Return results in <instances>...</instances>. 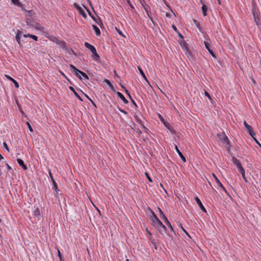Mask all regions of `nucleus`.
<instances>
[{"instance_id": "1", "label": "nucleus", "mask_w": 261, "mask_h": 261, "mask_svg": "<svg viewBox=\"0 0 261 261\" xmlns=\"http://www.w3.org/2000/svg\"><path fill=\"white\" fill-rule=\"evenodd\" d=\"M26 23L32 28H34L38 30H41L42 27L40 24L38 22L37 20L33 17H28L26 19Z\"/></svg>"}, {"instance_id": "2", "label": "nucleus", "mask_w": 261, "mask_h": 261, "mask_svg": "<svg viewBox=\"0 0 261 261\" xmlns=\"http://www.w3.org/2000/svg\"><path fill=\"white\" fill-rule=\"evenodd\" d=\"M47 38L49 39V40L59 45L60 47L62 48L63 49L66 50H67V47H66V42L65 41L61 40L59 39L57 37L53 35L48 36Z\"/></svg>"}, {"instance_id": "3", "label": "nucleus", "mask_w": 261, "mask_h": 261, "mask_svg": "<svg viewBox=\"0 0 261 261\" xmlns=\"http://www.w3.org/2000/svg\"><path fill=\"white\" fill-rule=\"evenodd\" d=\"M70 67L71 68V69L72 70V71L73 72H74V73L75 74V75L80 79V80H82L81 76H81H83V77H84V79H86V80H88L89 79V77L85 73H84V72L80 70L79 69H77L75 66H74L72 64H70Z\"/></svg>"}, {"instance_id": "4", "label": "nucleus", "mask_w": 261, "mask_h": 261, "mask_svg": "<svg viewBox=\"0 0 261 261\" xmlns=\"http://www.w3.org/2000/svg\"><path fill=\"white\" fill-rule=\"evenodd\" d=\"M85 46L87 48L89 49L92 52V53L94 56L93 59L94 60L97 61L98 60H99V59L100 58L99 56L97 53L96 48L93 45L90 44V43H89L88 42H85Z\"/></svg>"}, {"instance_id": "5", "label": "nucleus", "mask_w": 261, "mask_h": 261, "mask_svg": "<svg viewBox=\"0 0 261 261\" xmlns=\"http://www.w3.org/2000/svg\"><path fill=\"white\" fill-rule=\"evenodd\" d=\"M158 211L159 212L160 218L164 220L165 224L167 225L170 228V230L172 231H174V229L172 226L171 225V223L169 221L166 216L165 215L162 210L160 207H158Z\"/></svg>"}, {"instance_id": "6", "label": "nucleus", "mask_w": 261, "mask_h": 261, "mask_svg": "<svg viewBox=\"0 0 261 261\" xmlns=\"http://www.w3.org/2000/svg\"><path fill=\"white\" fill-rule=\"evenodd\" d=\"M218 138L224 144L228 145L227 151H230V142L228 139V137L225 135V134H218L217 135Z\"/></svg>"}, {"instance_id": "7", "label": "nucleus", "mask_w": 261, "mask_h": 261, "mask_svg": "<svg viewBox=\"0 0 261 261\" xmlns=\"http://www.w3.org/2000/svg\"><path fill=\"white\" fill-rule=\"evenodd\" d=\"M154 227L161 235L163 236L164 233H167L166 227L161 221L159 222Z\"/></svg>"}, {"instance_id": "8", "label": "nucleus", "mask_w": 261, "mask_h": 261, "mask_svg": "<svg viewBox=\"0 0 261 261\" xmlns=\"http://www.w3.org/2000/svg\"><path fill=\"white\" fill-rule=\"evenodd\" d=\"M73 6L74 8L78 11V12L81 15H82L85 18H87V16L86 12L79 4L74 3Z\"/></svg>"}, {"instance_id": "9", "label": "nucleus", "mask_w": 261, "mask_h": 261, "mask_svg": "<svg viewBox=\"0 0 261 261\" xmlns=\"http://www.w3.org/2000/svg\"><path fill=\"white\" fill-rule=\"evenodd\" d=\"M244 125L245 128L247 129L249 132V135L253 138H254L255 136V133L253 130V128L251 125L248 124L246 121H244Z\"/></svg>"}, {"instance_id": "10", "label": "nucleus", "mask_w": 261, "mask_h": 261, "mask_svg": "<svg viewBox=\"0 0 261 261\" xmlns=\"http://www.w3.org/2000/svg\"><path fill=\"white\" fill-rule=\"evenodd\" d=\"M152 216L150 217V220L152 222V224L155 226L159 222L161 221L155 214V213L151 211Z\"/></svg>"}, {"instance_id": "11", "label": "nucleus", "mask_w": 261, "mask_h": 261, "mask_svg": "<svg viewBox=\"0 0 261 261\" xmlns=\"http://www.w3.org/2000/svg\"><path fill=\"white\" fill-rule=\"evenodd\" d=\"M251 7H252V12L253 16H256L257 14H258V10L257 7V5L256 2L254 1H252V4H251Z\"/></svg>"}, {"instance_id": "12", "label": "nucleus", "mask_w": 261, "mask_h": 261, "mask_svg": "<svg viewBox=\"0 0 261 261\" xmlns=\"http://www.w3.org/2000/svg\"><path fill=\"white\" fill-rule=\"evenodd\" d=\"M195 200L196 202L197 203V204H198V205L199 206L200 210L203 212L206 213L207 211H206V209L205 208V207H204V206L203 205V204H202V202H201L200 200L199 199V198L198 197H195Z\"/></svg>"}, {"instance_id": "13", "label": "nucleus", "mask_w": 261, "mask_h": 261, "mask_svg": "<svg viewBox=\"0 0 261 261\" xmlns=\"http://www.w3.org/2000/svg\"><path fill=\"white\" fill-rule=\"evenodd\" d=\"M22 10L25 12V16L28 17H34L36 15V13L33 10H27L25 9L22 8Z\"/></svg>"}, {"instance_id": "14", "label": "nucleus", "mask_w": 261, "mask_h": 261, "mask_svg": "<svg viewBox=\"0 0 261 261\" xmlns=\"http://www.w3.org/2000/svg\"><path fill=\"white\" fill-rule=\"evenodd\" d=\"M212 175L214 177L216 182H217V184H218V186L220 187V188H221L226 193H227V192L226 191V190L225 189V188L224 187V186H223V185L222 184V183L220 182V181L219 180V179L217 178V177L216 176V175L214 174V173H213L212 174Z\"/></svg>"}, {"instance_id": "15", "label": "nucleus", "mask_w": 261, "mask_h": 261, "mask_svg": "<svg viewBox=\"0 0 261 261\" xmlns=\"http://www.w3.org/2000/svg\"><path fill=\"white\" fill-rule=\"evenodd\" d=\"M205 48L207 49L209 53L214 58H216L215 53L211 49L210 44L207 42H204Z\"/></svg>"}, {"instance_id": "16", "label": "nucleus", "mask_w": 261, "mask_h": 261, "mask_svg": "<svg viewBox=\"0 0 261 261\" xmlns=\"http://www.w3.org/2000/svg\"><path fill=\"white\" fill-rule=\"evenodd\" d=\"M22 34V32L18 30L17 31V33H16V36H15V39L17 41L18 44L19 45V46H20L21 44V40H20V36Z\"/></svg>"}, {"instance_id": "17", "label": "nucleus", "mask_w": 261, "mask_h": 261, "mask_svg": "<svg viewBox=\"0 0 261 261\" xmlns=\"http://www.w3.org/2000/svg\"><path fill=\"white\" fill-rule=\"evenodd\" d=\"M116 94L123 101L124 104H127L128 103V101L125 98V97L120 92H117Z\"/></svg>"}, {"instance_id": "18", "label": "nucleus", "mask_w": 261, "mask_h": 261, "mask_svg": "<svg viewBox=\"0 0 261 261\" xmlns=\"http://www.w3.org/2000/svg\"><path fill=\"white\" fill-rule=\"evenodd\" d=\"M175 149L177 152V153H178V154L179 155V156H180V158H181V160L184 162H186V158L184 156V155L182 154V153L180 152V151L179 150V149H178V147L175 145Z\"/></svg>"}, {"instance_id": "19", "label": "nucleus", "mask_w": 261, "mask_h": 261, "mask_svg": "<svg viewBox=\"0 0 261 261\" xmlns=\"http://www.w3.org/2000/svg\"><path fill=\"white\" fill-rule=\"evenodd\" d=\"M17 162L19 165L24 170H27L28 169V167L24 164L22 160L20 159H17Z\"/></svg>"}, {"instance_id": "20", "label": "nucleus", "mask_w": 261, "mask_h": 261, "mask_svg": "<svg viewBox=\"0 0 261 261\" xmlns=\"http://www.w3.org/2000/svg\"><path fill=\"white\" fill-rule=\"evenodd\" d=\"M69 89L73 93L74 95L81 101H83V100L81 98V97L77 93V92L75 91V89L73 88V87L70 86L69 87Z\"/></svg>"}, {"instance_id": "21", "label": "nucleus", "mask_w": 261, "mask_h": 261, "mask_svg": "<svg viewBox=\"0 0 261 261\" xmlns=\"http://www.w3.org/2000/svg\"><path fill=\"white\" fill-rule=\"evenodd\" d=\"M104 82L108 85V86L109 87L110 89L113 92H115V89L114 86H113V85L111 84V83L110 82V81L109 80H107V79L105 80Z\"/></svg>"}, {"instance_id": "22", "label": "nucleus", "mask_w": 261, "mask_h": 261, "mask_svg": "<svg viewBox=\"0 0 261 261\" xmlns=\"http://www.w3.org/2000/svg\"><path fill=\"white\" fill-rule=\"evenodd\" d=\"M138 69L139 71V72L140 73L141 75L143 77V79L149 84V82L147 78L146 77L143 70L142 69L141 67L140 66H138Z\"/></svg>"}, {"instance_id": "23", "label": "nucleus", "mask_w": 261, "mask_h": 261, "mask_svg": "<svg viewBox=\"0 0 261 261\" xmlns=\"http://www.w3.org/2000/svg\"><path fill=\"white\" fill-rule=\"evenodd\" d=\"M6 76L8 79L11 81V82H12L14 83L15 87L16 88H18L19 87V84H18V82L15 80H14V79H13L9 75H6Z\"/></svg>"}, {"instance_id": "24", "label": "nucleus", "mask_w": 261, "mask_h": 261, "mask_svg": "<svg viewBox=\"0 0 261 261\" xmlns=\"http://www.w3.org/2000/svg\"><path fill=\"white\" fill-rule=\"evenodd\" d=\"M125 93L127 94V95L128 96L129 98L130 99V101H132V102L133 103V104L136 107H137V103H136V102L135 101V100L133 99V98H132V97L131 96L129 91H128V90H125Z\"/></svg>"}, {"instance_id": "25", "label": "nucleus", "mask_w": 261, "mask_h": 261, "mask_svg": "<svg viewBox=\"0 0 261 261\" xmlns=\"http://www.w3.org/2000/svg\"><path fill=\"white\" fill-rule=\"evenodd\" d=\"M23 36L24 37H25V38H27V37L31 38H32L33 40H34L36 41H37L38 40V37L35 36V35H32V34H28L23 35Z\"/></svg>"}, {"instance_id": "26", "label": "nucleus", "mask_w": 261, "mask_h": 261, "mask_svg": "<svg viewBox=\"0 0 261 261\" xmlns=\"http://www.w3.org/2000/svg\"><path fill=\"white\" fill-rule=\"evenodd\" d=\"M231 161L232 162V163L235 165L236 166V167H237L238 166L240 165L241 164L240 161L239 160H238L236 158L233 156L232 158V160H231Z\"/></svg>"}, {"instance_id": "27", "label": "nucleus", "mask_w": 261, "mask_h": 261, "mask_svg": "<svg viewBox=\"0 0 261 261\" xmlns=\"http://www.w3.org/2000/svg\"><path fill=\"white\" fill-rule=\"evenodd\" d=\"M92 27H93V30L95 32V34H96V36H100L101 34V33H100V31L99 29L96 25H95L94 24L92 25Z\"/></svg>"}, {"instance_id": "28", "label": "nucleus", "mask_w": 261, "mask_h": 261, "mask_svg": "<svg viewBox=\"0 0 261 261\" xmlns=\"http://www.w3.org/2000/svg\"><path fill=\"white\" fill-rule=\"evenodd\" d=\"M164 124L165 126L170 131L171 133H174L173 127L170 125L169 123L167 122H164Z\"/></svg>"}, {"instance_id": "29", "label": "nucleus", "mask_w": 261, "mask_h": 261, "mask_svg": "<svg viewBox=\"0 0 261 261\" xmlns=\"http://www.w3.org/2000/svg\"><path fill=\"white\" fill-rule=\"evenodd\" d=\"M97 16V19H98V21H99L100 23H99V22L97 21V19L94 16H92L91 18L96 23H97L99 25L101 26V25H102L103 24L101 22L100 18L98 16Z\"/></svg>"}, {"instance_id": "30", "label": "nucleus", "mask_w": 261, "mask_h": 261, "mask_svg": "<svg viewBox=\"0 0 261 261\" xmlns=\"http://www.w3.org/2000/svg\"><path fill=\"white\" fill-rule=\"evenodd\" d=\"M207 10V6L203 4L202 6V13H203V15L204 16H206Z\"/></svg>"}, {"instance_id": "31", "label": "nucleus", "mask_w": 261, "mask_h": 261, "mask_svg": "<svg viewBox=\"0 0 261 261\" xmlns=\"http://www.w3.org/2000/svg\"><path fill=\"white\" fill-rule=\"evenodd\" d=\"M143 8H144L147 16L149 17V16H150V15L149 13V11H150V9L149 6L146 4L145 6H144Z\"/></svg>"}, {"instance_id": "32", "label": "nucleus", "mask_w": 261, "mask_h": 261, "mask_svg": "<svg viewBox=\"0 0 261 261\" xmlns=\"http://www.w3.org/2000/svg\"><path fill=\"white\" fill-rule=\"evenodd\" d=\"M11 2L15 5L19 7H22V4L19 2V0H11Z\"/></svg>"}, {"instance_id": "33", "label": "nucleus", "mask_w": 261, "mask_h": 261, "mask_svg": "<svg viewBox=\"0 0 261 261\" xmlns=\"http://www.w3.org/2000/svg\"><path fill=\"white\" fill-rule=\"evenodd\" d=\"M50 174H51V173H50ZM51 176V177L52 178V179H53V189L54 190H55L57 192V191H59L58 189V186H57V183L56 182L55 180L53 179V176H51V175H50Z\"/></svg>"}, {"instance_id": "34", "label": "nucleus", "mask_w": 261, "mask_h": 261, "mask_svg": "<svg viewBox=\"0 0 261 261\" xmlns=\"http://www.w3.org/2000/svg\"><path fill=\"white\" fill-rule=\"evenodd\" d=\"M254 21L255 22L257 25H259L260 24V20L258 17V14H257L256 16H253Z\"/></svg>"}, {"instance_id": "35", "label": "nucleus", "mask_w": 261, "mask_h": 261, "mask_svg": "<svg viewBox=\"0 0 261 261\" xmlns=\"http://www.w3.org/2000/svg\"><path fill=\"white\" fill-rule=\"evenodd\" d=\"M134 118H135V120L136 121V122L137 123H138L141 126L143 125V123L142 121L141 120V119L137 115L135 116Z\"/></svg>"}, {"instance_id": "36", "label": "nucleus", "mask_w": 261, "mask_h": 261, "mask_svg": "<svg viewBox=\"0 0 261 261\" xmlns=\"http://www.w3.org/2000/svg\"><path fill=\"white\" fill-rule=\"evenodd\" d=\"M58 255L60 258V261H64V257L61 254V252L59 249H58Z\"/></svg>"}, {"instance_id": "37", "label": "nucleus", "mask_w": 261, "mask_h": 261, "mask_svg": "<svg viewBox=\"0 0 261 261\" xmlns=\"http://www.w3.org/2000/svg\"><path fill=\"white\" fill-rule=\"evenodd\" d=\"M193 22L195 24V25H196L197 28L201 31V29L199 22L198 21H197L196 19H193Z\"/></svg>"}, {"instance_id": "38", "label": "nucleus", "mask_w": 261, "mask_h": 261, "mask_svg": "<svg viewBox=\"0 0 261 261\" xmlns=\"http://www.w3.org/2000/svg\"><path fill=\"white\" fill-rule=\"evenodd\" d=\"M204 95L208 98L210 101L212 103L213 99L210 94L207 91H205Z\"/></svg>"}, {"instance_id": "39", "label": "nucleus", "mask_w": 261, "mask_h": 261, "mask_svg": "<svg viewBox=\"0 0 261 261\" xmlns=\"http://www.w3.org/2000/svg\"><path fill=\"white\" fill-rule=\"evenodd\" d=\"M149 241L152 245L157 243L152 236L149 237Z\"/></svg>"}, {"instance_id": "40", "label": "nucleus", "mask_w": 261, "mask_h": 261, "mask_svg": "<svg viewBox=\"0 0 261 261\" xmlns=\"http://www.w3.org/2000/svg\"><path fill=\"white\" fill-rule=\"evenodd\" d=\"M237 168H238V171H239V172H241L245 170V169L242 167L241 164H240V165L238 166Z\"/></svg>"}, {"instance_id": "41", "label": "nucleus", "mask_w": 261, "mask_h": 261, "mask_svg": "<svg viewBox=\"0 0 261 261\" xmlns=\"http://www.w3.org/2000/svg\"><path fill=\"white\" fill-rule=\"evenodd\" d=\"M27 125L28 126V127L29 128V129L30 130V131L31 132H33V128L31 125V124L29 122H27Z\"/></svg>"}, {"instance_id": "42", "label": "nucleus", "mask_w": 261, "mask_h": 261, "mask_svg": "<svg viewBox=\"0 0 261 261\" xmlns=\"http://www.w3.org/2000/svg\"><path fill=\"white\" fill-rule=\"evenodd\" d=\"M145 174L146 176V177L147 178L148 180L150 181V182H152V180L151 179V178L150 177L148 173L147 172H145Z\"/></svg>"}, {"instance_id": "43", "label": "nucleus", "mask_w": 261, "mask_h": 261, "mask_svg": "<svg viewBox=\"0 0 261 261\" xmlns=\"http://www.w3.org/2000/svg\"><path fill=\"white\" fill-rule=\"evenodd\" d=\"M116 30L119 35L122 36L124 37H125V36L123 34L122 31L118 29L117 28H116Z\"/></svg>"}, {"instance_id": "44", "label": "nucleus", "mask_w": 261, "mask_h": 261, "mask_svg": "<svg viewBox=\"0 0 261 261\" xmlns=\"http://www.w3.org/2000/svg\"><path fill=\"white\" fill-rule=\"evenodd\" d=\"M34 215L36 216L40 215V211L38 208L34 211Z\"/></svg>"}, {"instance_id": "45", "label": "nucleus", "mask_w": 261, "mask_h": 261, "mask_svg": "<svg viewBox=\"0 0 261 261\" xmlns=\"http://www.w3.org/2000/svg\"><path fill=\"white\" fill-rule=\"evenodd\" d=\"M128 4V5L130 6V7L132 9H135V7L133 5V4L131 3L130 1L129 0H126Z\"/></svg>"}, {"instance_id": "46", "label": "nucleus", "mask_w": 261, "mask_h": 261, "mask_svg": "<svg viewBox=\"0 0 261 261\" xmlns=\"http://www.w3.org/2000/svg\"><path fill=\"white\" fill-rule=\"evenodd\" d=\"M3 145H4V147H5V148L9 152V147L7 145V144L6 143V142H4L3 143Z\"/></svg>"}, {"instance_id": "47", "label": "nucleus", "mask_w": 261, "mask_h": 261, "mask_svg": "<svg viewBox=\"0 0 261 261\" xmlns=\"http://www.w3.org/2000/svg\"><path fill=\"white\" fill-rule=\"evenodd\" d=\"M241 173V174L242 175V176L243 177V178L246 181V177H245V170L243 171H242L241 172H240Z\"/></svg>"}, {"instance_id": "48", "label": "nucleus", "mask_w": 261, "mask_h": 261, "mask_svg": "<svg viewBox=\"0 0 261 261\" xmlns=\"http://www.w3.org/2000/svg\"><path fill=\"white\" fill-rule=\"evenodd\" d=\"M180 228H181V229L182 230V231L186 234L187 236H188V237H190V235L188 233V232L185 229V228L181 226L180 225Z\"/></svg>"}, {"instance_id": "49", "label": "nucleus", "mask_w": 261, "mask_h": 261, "mask_svg": "<svg viewBox=\"0 0 261 261\" xmlns=\"http://www.w3.org/2000/svg\"><path fill=\"white\" fill-rule=\"evenodd\" d=\"M85 8L86 9V10H87V12L88 13L89 15L91 17L92 16H93V15L92 14L91 12H90V11L89 10V9L88 8H87V7H85Z\"/></svg>"}, {"instance_id": "50", "label": "nucleus", "mask_w": 261, "mask_h": 261, "mask_svg": "<svg viewBox=\"0 0 261 261\" xmlns=\"http://www.w3.org/2000/svg\"><path fill=\"white\" fill-rule=\"evenodd\" d=\"M142 127V128L143 129L144 131H145V132L147 133L148 130V129L146 127L144 124H143V125L141 126Z\"/></svg>"}, {"instance_id": "51", "label": "nucleus", "mask_w": 261, "mask_h": 261, "mask_svg": "<svg viewBox=\"0 0 261 261\" xmlns=\"http://www.w3.org/2000/svg\"><path fill=\"white\" fill-rule=\"evenodd\" d=\"M139 2L140 3V4H141V5L144 8V6H145V0H139Z\"/></svg>"}, {"instance_id": "52", "label": "nucleus", "mask_w": 261, "mask_h": 261, "mask_svg": "<svg viewBox=\"0 0 261 261\" xmlns=\"http://www.w3.org/2000/svg\"><path fill=\"white\" fill-rule=\"evenodd\" d=\"M148 17L150 19V20L151 21V22H152V24H153V25L155 26V23H154V22L153 21L152 17L150 15V16H149Z\"/></svg>"}, {"instance_id": "53", "label": "nucleus", "mask_w": 261, "mask_h": 261, "mask_svg": "<svg viewBox=\"0 0 261 261\" xmlns=\"http://www.w3.org/2000/svg\"><path fill=\"white\" fill-rule=\"evenodd\" d=\"M172 28L176 33L178 32V30L174 24H172Z\"/></svg>"}, {"instance_id": "54", "label": "nucleus", "mask_w": 261, "mask_h": 261, "mask_svg": "<svg viewBox=\"0 0 261 261\" xmlns=\"http://www.w3.org/2000/svg\"><path fill=\"white\" fill-rule=\"evenodd\" d=\"M118 109L121 112L124 113V114H127V112L126 111L121 109L120 108H119Z\"/></svg>"}, {"instance_id": "55", "label": "nucleus", "mask_w": 261, "mask_h": 261, "mask_svg": "<svg viewBox=\"0 0 261 261\" xmlns=\"http://www.w3.org/2000/svg\"><path fill=\"white\" fill-rule=\"evenodd\" d=\"M59 72L60 73V74L63 76H64L66 79H67V77L66 76V75L61 71H59Z\"/></svg>"}, {"instance_id": "56", "label": "nucleus", "mask_w": 261, "mask_h": 261, "mask_svg": "<svg viewBox=\"0 0 261 261\" xmlns=\"http://www.w3.org/2000/svg\"><path fill=\"white\" fill-rule=\"evenodd\" d=\"M177 33L178 34V36L180 38H181V39L184 38V36L182 35V34L179 31L178 32H177Z\"/></svg>"}, {"instance_id": "57", "label": "nucleus", "mask_w": 261, "mask_h": 261, "mask_svg": "<svg viewBox=\"0 0 261 261\" xmlns=\"http://www.w3.org/2000/svg\"><path fill=\"white\" fill-rule=\"evenodd\" d=\"M6 165L8 170H11L12 169L11 167L10 166H9L7 163L6 164Z\"/></svg>"}, {"instance_id": "58", "label": "nucleus", "mask_w": 261, "mask_h": 261, "mask_svg": "<svg viewBox=\"0 0 261 261\" xmlns=\"http://www.w3.org/2000/svg\"><path fill=\"white\" fill-rule=\"evenodd\" d=\"M20 112L22 114V116H23L24 117H27V115L22 110H20Z\"/></svg>"}, {"instance_id": "59", "label": "nucleus", "mask_w": 261, "mask_h": 261, "mask_svg": "<svg viewBox=\"0 0 261 261\" xmlns=\"http://www.w3.org/2000/svg\"><path fill=\"white\" fill-rule=\"evenodd\" d=\"M146 231H147V233L149 235V237H151V235H152V234H151V232L148 230V228H146Z\"/></svg>"}, {"instance_id": "60", "label": "nucleus", "mask_w": 261, "mask_h": 261, "mask_svg": "<svg viewBox=\"0 0 261 261\" xmlns=\"http://www.w3.org/2000/svg\"><path fill=\"white\" fill-rule=\"evenodd\" d=\"M136 132L139 134V135H141L142 134V131L139 129H138L137 130H136Z\"/></svg>"}, {"instance_id": "61", "label": "nucleus", "mask_w": 261, "mask_h": 261, "mask_svg": "<svg viewBox=\"0 0 261 261\" xmlns=\"http://www.w3.org/2000/svg\"><path fill=\"white\" fill-rule=\"evenodd\" d=\"M120 86L124 90V91L125 92V90H127L123 85L120 83Z\"/></svg>"}, {"instance_id": "62", "label": "nucleus", "mask_w": 261, "mask_h": 261, "mask_svg": "<svg viewBox=\"0 0 261 261\" xmlns=\"http://www.w3.org/2000/svg\"><path fill=\"white\" fill-rule=\"evenodd\" d=\"M153 246H154V249L156 250H158V245H157V243H156L155 244H153Z\"/></svg>"}, {"instance_id": "63", "label": "nucleus", "mask_w": 261, "mask_h": 261, "mask_svg": "<svg viewBox=\"0 0 261 261\" xmlns=\"http://www.w3.org/2000/svg\"><path fill=\"white\" fill-rule=\"evenodd\" d=\"M114 73L115 74V75L119 78V76L117 74V72L116 70H114Z\"/></svg>"}, {"instance_id": "64", "label": "nucleus", "mask_w": 261, "mask_h": 261, "mask_svg": "<svg viewBox=\"0 0 261 261\" xmlns=\"http://www.w3.org/2000/svg\"><path fill=\"white\" fill-rule=\"evenodd\" d=\"M159 117L161 119V120L164 123V122H165L164 120V119L161 117V116L160 115H159Z\"/></svg>"}]
</instances>
